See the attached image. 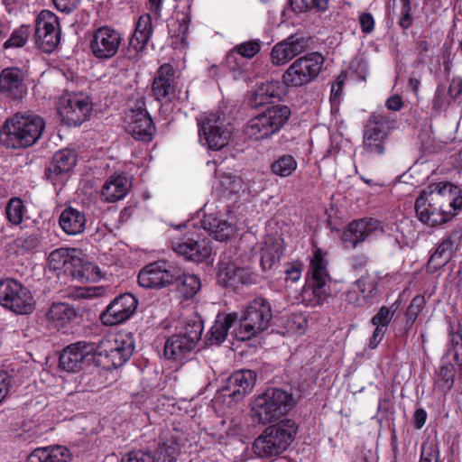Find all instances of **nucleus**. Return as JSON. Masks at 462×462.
<instances>
[{"label":"nucleus","mask_w":462,"mask_h":462,"mask_svg":"<svg viewBox=\"0 0 462 462\" xmlns=\"http://www.w3.org/2000/svg\"><path fill=\"white\" fill-rule=\"evenodd\" d=\"M462 207L461 189L451 183H434L421 191L415 200L416 217L434 227L450 221Z\"/></svg>","instance_id":"f257e3e1"},{"label":"nucleus","mask_w":462,"mask_h":462,"mask_svg":"<svg viewBox=\"0 0 462 462\" xmlns=\"http://www.w3.org/2000/svg\"><path fill=\"white\" fill-rule=\"evenodd\" d=\"M301 263H288L285 268V281L296 282L301 277Z\"/></svg>","instance_id":"bf43d9fd"},{"label":"nucleus","mask_w":462,"mask_h":462,"mask_svg":"<svg viewBox=\"0 0 462 462\" xmlns=\"http://www.w3.org/2000/svg\"><path fill=\"white\" fill-rule=\"evenodd\" d=\"M77 162L78 154L74 150L68 148L59 150L45 167L43 177L52 185L63 186Z\"/></svg>","instance_id":"a211bd4d"},{"label":"nucleus","mask_w":462,"mask_h":462,"mask_svg":"<svg viewBox=\"0 0 462 462\" xmlns=\"http://www.w3.org/2000/svg\"><path fill=\"white\" fill-rule=\"evenodd\" d=\"M179 453L180 448L177 442H163L158 445L152 457L153 462H175Z\"/></svg>","instance_id":"c03bdc74"},{"label":"nucleus","mask_w":462,"mask_h":462,"mask_svg":"<svg viewBox=\"0 0 462 462\" xmlns=\"http://www.w3.org/2000/svg\"><path fill=\"white\" fill-rule=\"evenodd\" d=\"M237 313L218 314L215 323L207 333V345H219L226 338L230 328L236 327Z\"/></svg>","instance_id":"c756f323"},{"label":"nucleus","mask_w":462,"mask_h":462,"mask_svg":"<svg viewBox=\"0 0 462 462\" xmlns=\"http://www.w3.org/2000/svg\"><path fill=\"white\" fill-rule=\"evenodd\" d=\"M457 349L462 350V334L460 332L451 330L449 332V346L446 355H448L451 351H456Z\"/></svg>","instance_id":"774afa93"},{"label":"nucleus","mask_w":462,"mask_h":462,"mask_svg":"<svg viewBox=\"0 0 462 462\" xmlns=\"http://www.w3.org/2000/svg\"><path fill=\"white\" fill-rule=\"evenodd\" d=\"M56 8L66 14L73 12L79 2V0H52Z\"/></svg>","instance_id":"69168bd1"},{"label":"nucleus","mask_w":462,"mask_h":462,"mask_svg":"<svg viewBox=\"0 0 462 462\" xmlns=\"http://www.w3.org/2000/svg\"><path fill=\"white\" fill-rule=\"evenodd\" d=\"M152 16L150 14L141 15L136 23L134 32L150 39L152 34Z\"/></svg>","instance_id":"6e6d98bb"},{"label":"nucleus","mask_w":462,"mask_h":462,"mask_svg":"<svg viewBox=\"0 0 462 462\" xmlns=\"http://www.w3.org/2000/svg\"><path fill=\"white\" fill-rule=\"evenodd\" d=\"M120 462H153L150 450H132L125 454Z\"/></svg>","instance_id":"4d7b16f0"},{"label":"nucleus","mask_w":462,"mask_h":462,"mask_svg":"<svg viewBox=\"0 0 462 462\" xmlns=\"http://www.w3.org/2000/svg\"><path fill=\"white\" fill-rule=\"evenodd\" d=\"M74 253H76V249L69 248H59L52 251L48 257L50 268L54 271H69L70 266L76 264L75 262L79 263V259H75L72 254Z\"/></svg>","instance_id":"4c0bfd02"},{"label":"nucleus","mask_w":462,"mask_h":462,"mask_svg":"<svg viewBox=\"0 0 462 462\" xmlns=\"http://www.w3.org/2000/svg\"><path fill=\"white\" fill-rule=\"evenodd\" d=\"M394 304H393L390 308L382 307L379 311L372 318V324L375 327H383V328H386L390 321L392 320L393 314L397 309H393Z\"/></svg>","instance_id":"864d4df0"},{"label":"nucleus","mask_w":462,"mask_h":462,"mask_svg":"<svg viewBox=\"0 0 462 462\" xmlns=\"http://www.w3.org/2000/svg\"><path fill=\"white\" fill-rule=\"evenodd\" d=\"M203 332V320L198 314L186 319L185 324L180 333V337H185L187 340L197 346L200 340Z\"/></svg>","instance_id":"a19ab883"},{"label":"nucleus","mask_w":462,"mask_h":462,"mask_svg":"<svg viewBox=\"0 0 462 462\" xmlns=\"http://www.w3.org/2000/svg\"><path fill=\"white\" fill-rule=\"evenodd\" d=\"M272 319L269 301L263 298H256L246 306L241 316L237 315L235 337L240 341L249 340L266 330Z\"/></svg>","instance_id":"39448f33"},{"label":"nucleus","mask_w":462,"mask_h":462,"mask_svg":"<svg viewBox=\"0 0 462 462\" xmlns=\"http://www.w3.org/2000/svg\"><path fill=\"white\" fill-rule=\"evenodd\" d=\"M200 141L211 150L218 151L226 147L231 137V130L225 125V119L218 113H212L199 123Z\"/></svg>","instance_id":"ddd939ff"},{"label":"nucleus","mask_w":462,"mask_h":462,"mask_svg":"<svg viewBox=\"0 0 462 462\" xmlns=\"http://www.w3.org/2000/svg\"><path fill=\"white\" fill-rule=\"evenodd\" d=\"M171 249L185 260L199 263L210 257L212 247L207 237L198 236L171 242Z\"/></svg>","instance_id":"4be33fe9"},{"label":"nucleus","mask_w":462,"mask_h":462,"mask_svg":"<svg viewBox=\"0 0 462 462\" xmlns=\"http://www.w3.org/2000/svg\"><path fill=\"white\" fill-rule=\"evenodd\" d=\"M180 274V268L164 261H157L140 271L138 283L143 288L160 289L174 283Z\"/></svg>","instance_id":"4468645a"},{"label":"nucleus","mask_w":462,"mask_h":462,"mask_svg":"<svg viewBox=\"0 0 462 462\" xmlns=\"http://www.w3.org/2000/svg\"><path fill=\"white\" fill-rule=\"evenodd\" d=\"M217 282L225 287L237 288L239 285L254 284L257 275L249 269L228 263L219 268Z\"/></svg>","instance_id":"a878e982"},{"label":"nucleus","mask_w":462,"mask_h":462,"mask_svg":"<svg viewBox=\"0 0 462 462\" xmlns=\"http://www.w3.org/2000/svg\"><path fill=\"white\" fill-rule=\"evenodd\" d=\"M0 305L16 314H29L34 309L31 291L15 279L0 280Z\"/></svg>","instance_id":"9d476101"},{"label":"nucleus","mask_w":462,"mask_h":462,"mask_svg":"<svg viewBox=\"0 0 462 462\" xmlns=\"http://www.w3.org/2000/svg\"><path fill=\"white\" fill-rule=\"evenodd\" d=\"M456 368L449 362L442 363L435 374L434 383L442 393H446L452 389L455 383Z\"/></svg>","instance_id":"ea45409f"},{"label":"nucleus","mask_w":462,"mask_h":462,"mask_svg":"<svg viewBox=\"0 0 462 462\" xmlns=\"http://www.w3.org/2000/svg\"><path fill=\"white\" fill-rule=\"evenodd\" d=\"M29 37V27L22 25L14 30L10 38L5 42L4 49L20 48L24 46Z\"/></svg>","instance_id":"8fccbe9b"},{"label":"nucleus","mask_w":462,"mask_h":462,"mask_svg":"<svg viewBox=\"0 0 462 462\" xmlns=\"http://www.w3.org/2000/svg\"><path fill=\"white\" fill-rule=\"evenodd\" d=\"M439 456L440 451L437 442H422L420 462H442Z\"/></svg>","instance_id":"3c124183"},{"label":"nucleus","mask_w":462,"mask_h":462,"mask_svg":"<svg viewBox=\"0 0 462 462\" xmlns=\"http://www.w3.org/2000/svg\"><path fill=\"white\" fill-rule=\"evenodd\" d=\"M24 73L16 67L5 68L0 72V93L17 100L26 94Z\"/></svg>","instance_id":"393cba45"},{"label":"nucleus","mask_w":462,"mask_h":462,"mask_svg":"<svg viewBox=\"0 0 462 462\" xmlns=\"http://www.w3.org/2000/svg\"><path fill=\"white\" fill-rule=\"evenodd\" d=\"M138 300L132 293L116 296L100 313L99 319L105 326H116L128 320L136 311Z\"/></svg>","instance_id":"f3484780"},{"label":"nucleus","mask_w":462,"mask_h":462,"mask_svg":"<svg viewBox=\"0 0 462 462\" xmlns=\"http://www.w3.org/2000/svg\"><path fill=\"white\" fill-rule=\"evenodd\" d=\"M26 462H71V455L63 446L37 448L28 455Z\"/></svg>","instance_id":"2f4dec72"},{"label":"nucleus","mask_w":462,"mask_h":462,"mask_svg":"<svg viewBox=\"0 0 462 462\" xmlns=\"http://www.w3.org/2000/svg\"><path fill=\"white\" fill-rule=\"evenodd\" d=\"M296 405L292 393L282 388H268L252 404L254 422L267 424L286 415Z\"/></svg>","instance_id":"7ed1b4c3"},{"label":"nucleus","mask_w":462,"mask_h":462,"mask_svg":"<svg viewBox=\"0 0 462 462\" xmlns=\"http://www.w3.org/2000/svg\"><path fill=\"white\" fill-rule=\"evenodd\" d=\"M282 254V240L269 237L264 242L261 250L260 264L263 271L271 270L276 264Z\"/></svg>","instance_id":"e433bc0d"},{"label":"nucleus","mask_w":462,"mask_h":462,"mask_svg":"<svg viewBox=\"0 0 462 462\" xmlns=\"http://www.w3.org/2000/svg\"><path fill=\"white\" fill-rule=\"evenodd\" d=\"M150 39L140 36L138 33H133L129 39L128 46L125 50V57L129 60L135 59L138 54L143 51Z\"/></svg>","instance_id":"09e8293b"},{"label":"nucleus","mask_w":462,"mask_h":462,"mask_svg":"<svg viewBox=\"0 0 462 462\" xmlns=\"http://www.w3.org/2000/svg\"><path fill=\"white\" fill-rule=\"evenodd\" d=\"M453 241L451 237L444 239L431 254L427 263V272L434 273L444 267L452 258Z\"/></svg>","instance_id":"c9c22d12"},{"label":"nucleus","mask_w":462,"mask_h":462,"mask_svg":"<svg viewBox=\"0 0 462 462\" xmlns=\"http://www.w3.org/2000/svg\"><path fill=\"white\" fill-rule=\"evenodd\" d=\"M174 282L177 283V291L184 300L192 299L201 288V282L199 276L185 273L181 269L180 277Z\"/></svg>","instance_id":"58836bf2"},{"label":"nucleus","mask_w":462,"mask_h":462,"mask_svg":"<svg viewBox=\"0 0 462 462\" xmlns=\"http://www.w3.org/2000/svg\"><path fill=\"white\" fill-rule=\"evenodd\" d=\"M284 94V89L278 80L266 81L257 86L249 98V106L259 108L264 105L273 103L274 99L280 100Z\"/></svg>","instance_id":"c85d7f7f"},{"label":"nucleus","mask_w":462,"mask_h":462,"mask_svg":"<svg viewBox=\"0 0 462 462\" xmlns=\"http://www.w3.org/2000/svg\"><path fill=\"white\" fill-rule=\"evenodd\" d=\"M11 380L9 374L0 370V404L9 393Z\"/></svg>","instance_id":"0e129e2a"},{"label":"nucleus","mask_w":462,"mask_h":462,"mask_svg":"<svg viewBox=\"0 0 462 462\" xmlns=\"http://www.w3.org/2000/svg\"><path fill=\"white\" fill-rule=\"evenodd\" d=\"M92 112V103L88 96H69L60 107L62 121L69 126H78L87 121Z\"/></svg>","instance_id":"412c9836"},{"label":"nucleus","mask_w":462,"mask_h":462,"mask_svg":"<svg viewBox=\"0 0 462 462\" xmlns=\"http://www.w3.org/2000/svg\"><path fill=\"white\" fill-rule=\"evenodd\" d=\"M189 17L185 14L181 20H178V32H174V36L180 38V42H184L189 31Z\"/></svg>","instance_id":"338daca9"},{"label":"nucleus","mask_w":462,"mask_h":462,"mask_svg":"<svg viewBox=\"0 0 462 462\" xmlns=\"http://www.w3.org/2000/svg\"><path fill=\"white\" fill-rule=\"evenodd\" d=\"M131 182L124 175H113L103 185L101 197L106 202L123 199L131 189Z\"/></svg>","instance_id":"7c9ffc66"},{"label":"nucleus","mask_w":462,"mask_h":462,"mask_svg":"<svg viewBox=\"0 0 462 462\" xmlns=\"http://www.w3.org/2000/svg\"><path fill=\"white\" fill-rule=\"evenodd\" d=\"M173 67L165 63L162 65L152 85V95L156 100L171 102L174 97L175 87Z\"/></svg>","instance_id":"bb28decb"},{"label":"nucleus","mask_w":462,"mask_h":462,"mask_svg":"<svg viewBox=\"0 0 462 462\" xmlns=\"http://www.w3.org/2000/svg\"><path fill=\"white\" fill-rule=\"evenodd\" d=\"M40 245L39 236L34 234H24L14 240V245L17 250L24 253L37 248Z\"/></svg>","instance_id":"603ef678"},{"label":"nucleus","mask_w":462,"mask_h":462,"mask_svg":"<svg viewBox=\"0 0 462 462\" xmlns=\"http://www.w3.org/2000/svg\"><path fill=\"white\" fill-rule=\"evenodd\" d=\"M78 316L74 307L66 302H53L47 312L48 320L56 327H64Z\"/></svg>","instance_id":"f704fd0d"},{"label":"nucleus","mask_w":462,"mask_h":462,"mask_svg":"<svg viewBox=\"0 0 462 462\" xmlns=\"http://www.w3.org/2000/svg\"><path fill=\"white\" fill-rule=\"evenodd\" d=\"M96 364V355L93 342L79 341L69 344L60 353L59 367L69 373L81 370L84 365Z\"/></svg>","instance_id":"2eb2a0df"},{"label":"nucleus","mask_w":462,"mask_h":462,"mask_svg":"<svg viewBox=\"0 0 462 462\" xmlns=\"http://www.w3.org/2000/svg\"><path fill=\"white\" fill-rule=\"evenodd\" d=\"M450 100L455 101L462 94V79L460 77L453 78L447 90Z\"/></svg>","instance_id":"680f3d73"},{"label":"nucleus","mask_w":462,"mask_h":462,"mask_svg":"<svg viewBox=\"0 0 462 462\" xmlns=\"http://www.w3.org/2000/svg\"><path fill=\"white\" fill-rule=\"evenodd\" d=\"M291 10L297 14L314 10L324 13L328 9V0H289Z\"/></svg>","instance_id":"37998d69"},{"label":"nucleus","mask_w":462,"mask_h":462,"mask_svg":"<svg viewBox=\"0 0 462 462\" xmlns=\"http://www.w3.org/2000/svg\"><path fill=\"white\" fill-rule=\"evenodd\" d=\"M242 58L240 53L236 51V47H234L226 55V64L229 69L236 70L242 66Z\"/></svg>","instance_id":"052dcab7"},{"label":"nucleus","mask_w":462,"mask_h":462,"mask_svg":"<svg viewBox=\"0 0 462 462\" xmlns=\"http://www.w3.org/2000/svg\"><path fill=\"white\" fill-rule=\"evenodd\" d=\"M448 94L447 92V88L445 84L439 83L438 84L434 97L432 99V111L438 115L443 111H446L448 107L450 106L451 102Z\"/></svg>","instance_id":"de8ad7c7"},{"label":"nucleus","mask_w":462,"mask_h":462,"mask_svg":"<svg viewBox=\"0 0 462 462\" xmlns=\"http://www.w3.org/2000/svg\"><path fill=\"white\" fill-rule=\"evenodd\" d=\"M86 223L85 214L71 207L65 208L59 218L61 229L70 236L81 234L86 228Z\"/></svg>","instance_id":"473e14b6"},{"label":"nucleus","mask_w":462,"mask_h":462,"mask_svg":"<svg viewBox=\"0 0 462 462\" xmlns=\"http://www.w3.org/2000/svg\"><path fill=\"white\" fill-rule=\"evenodd\" d=\"M256 382V374L252 370H241L232 374L220 392L224 397H228L232 402L242 401L254 388Z\"/></svg>","instance_id":"5701e85b"},{"label":"nucleus","mask_w":462,"mask_h":462,"mask_svg":"<svg viewBox=\"0 0 462 462\" xmlns=\"http://www.w3.org/2000/svg\"><path fill=\"white\" fill-rule=\"evenodd\" d=\"M298 162L291 154H282L274 160L271 166V171L282 178L289 177L297 170Z\"/></svg>","instance_id":"79ce46f5"},{"label":"nucleus","mask_w":462,"mask_h":462,"mask_svg":"<svg viewBox=\"0 0 462 462\" xmlns=\"http://www.w3.org/2000/svg\"><path fill=\"white\" fill-rule=\"evenodd\" d=\"M323 57L318 52L309 53L295 60L282 75L288 88H297L314 80L321 71Z\"/></svg>","instance_id":"9b49d317"},{"label":"nucleus","mask_w":462,"mask_h":462,"mask_svg":"<svg viewBox=\"0 0 462 462\" xmlns=\"http://www.w3.org/2000/svg\"><path fill=\"white\" fill-rule=\"evenodd\" d=\"M426 304L422 295H416L410 302L405 313V331L407 332L416 321Z\"/></svg>","instance_id":"49530a36"},{"label":"nucleus","mask_w":462,"mask_h":462,"mask_svg":"<svg viewBox=\"0 0 462 462\" xmlns=\"http://www.w3.org/2000/svg\"><path fill=\"white\" fill-rule=\"evenodd\" d=\"M297 430L298 427L292 420H281L277 424L266 428L255 439L253 450L259 457L278 456L292 443Z\"/></svg>","instance_id":"20e7f679"},{"label":"nucleus","mask_w":462,"mask_h":462,"mask_svg":"<svg viewBox=\"0 0 462 462\" xmlns=\"http://www.w3.org/2000/svg\"><path fill=\"white\" fill-rule=\"evenodd\" d=\"M45 128L42 117L18 112L0 126V144L6 149L23 150L34 145Z\"/></svg>","instance_id":"f03ea898"},{"label":"nucleus","mask_w":462,"mask_h":462,"mask_svg":"<svg viewBox=\"0 0 462 462\" xmlns=\"http://www.w3.org/2000/svg\"><path fill=\"white\" fill-rule=\"evenodd\" d=\"M290 116L291 109L285 105L268 106L247 122L245 134L254 141L268 138L278 133Z\"/></svg>","instance_id":"0eeeda50"},{"label":"nucleus","mask_w":462,"mask_h":462,"mask_svg":"<svg viewBox=\"0 0 462 462\" xmlns=\"http://www.w3.org/2000/svg\"><path fill=\"white\" fill-rule=\"evenodd\" d=\"M36 46L43 52H52L60 42V28L57 15L42 10L35 20L33 35Z\"/></svg>","instance_id":"f8f14e48"},{"label":"nucleus","mask_w":462,"mask_h":462,"mask_svg":"<svg viewBox=\"0 0 462 462\" xmlns=\"http://www.w3.org/2000/svg\"><path fill=\"white\" fill-rule=\"evenodd\" d=\"M378 232H383L380 221L372 217H364L350 222L342 233L345 248H356Z\"/></svg>","instance_id":"6ab92c4d"},{"label":"nucleus","mask_w":462,"mask_h":462,"mask_svg":"<svg viewBox=\"0 0 462 462\" xmlns=\"http://www.w3.org/2000/svg\"><path fill=\"white\" fill-rule=\"evenodd\" d=\"M311 278L308 282V288L304 291V300H307L306 296L309 290L311 291L313 298L308 300L312 306H319L333 295L330 285L332 279L327 270V261L324 259L322 251L317 248L314 251L313 258L310 262Z\"/></svg>","instance_id":"1a4fd4ad"},{"label":"nucleus","mask_w":462,"mask_h":462,"mask_svg":"<svg viewBox=\"0 0 462 462\" xmlns=\"http://www.w3.org/2000/svg\"><path fill=\"white\" fill-rule=\"evenodd\" d=\"M202 227L217 241H227L232 238L236 228L234 223L217 214L206 215L202 220Z\"/></svg>","instance_id":"cd10ccee"},{"label":"nucleus","mask_w":462,"mask_h":462,"mask_svg":"<svg viewBox=\"0 0 462 462\" xmlns=\"http://www.w3.org/2000/svg\"><path fill=\"white\" fill-rule=\"evenodd\" d=\"M121 33L109 26H102L95 30L89 40V50L99 60H107L118 52L122 42Z\"/></svg>","instance_id":"dca6fc26"},{"label":"nucleus","mask_w":462,"mask_h":462,"mask_svg":"<svg viewBox=\"0 0 462 462\" xmlns=\"http://www.w3.org/2000/svg\"><path fill=\"white\" fill-rule=\"evenodd\" d=\"M311 42V37L302 33L290 35L273 47L271 51L272 63L275 66L288 63L294 57L306 51Z\"/></svg>","instance_id":"aec40b11"},{"label":"nucleus","mask_w":462,"mask_h":462,"mask_svg":"<svg viewBox=\"0 0 462 462\" xmlns=\"http://www.w3.org/2000/svg\"><path fill=\"white\" fill-rule=\"evenodd\" d=\"M25 206L20 198L10 199L5 206L7 220L14 226H19L23 220Z\"/></svg>","instance_id":"a18cd8bd"},{"label":"nucleus","mask_w":462,"mask_h":462,"mask_svg":"<svg viewBox=\"0 0 462 462\" xmlns=\"http://www.w3.org/2000/svg\"><path fill=\"white\" fill-rule=\"evenodd\" d=\"M359 23L364 33H370L374 28V19L370 13H363L359 16Z\"/></svg>","instance_id":"e2e57ef3"},{"label":"nucleus","mask_w":462,"mask_h":462,"mask_svg":"<svg viewBox=\"0 0 462 462\" xmlns=\"http://www.w3.org/2000/svg\"><path fill=\"white\" fill-rule=\"evenodd\" d=\"M96 365L103 369L117 368L125 365L134 350V339L130 334H118L94 343Z\"/></svg>","instance_id":"423d86ee"},{"label":"nucleus","mask_w":462,"mask_h":462,"mask_svg":"<svg viewBox=\"0 0 462 462\" xmlns=\"http://www.w3.org/2000/svg\"><path fill=\"white\" fill-rule=\"evenodd\" d=\"M236 51L240 53L241 57L245 59L254 58L261 50V44L258 40H251L242 42L235 46Z\"/></svg>","instance_id":"5fc2aeb1"},{"label":"nucleus","mask_w":462,"mask_h":462,"mask_svg":"<svg viewBox=\"0 0 462 462\" xmlns=\"http://www.w3.org/2000/svg\"><path fill=\"white\" fill-rule=\"evenodd\" d=\"M196 346L179 334L171 336L164 345V356L167 359L182 361L187 355L195 349Z\"/></svg>","instance_id":"72a5a7b5"},{"label":"nucleus","mask_w":462,"mask_h":462,"mask_svg":"<svg viewBox=\"0 0 462 462\" xmlns=\"http://www.w3.org/2000/svg\"><path fill=\"white\" fill-rule=\"evenodd\" d=\"M369 263V257L365 254H356L348 259L351 269L355 272H362Z\"/></svg>","instance_id":"13d9d810"},{"label":"nucleus","mask_w":462,"mask_h":462,"mask_svg":"<svg viewBox=\"0 0 462 462\" xmlns=\"http://www.w3.org/2000/svg\"><path fill=\"white\" fill-rule=\"evenodd\" d=\"M127 132L134 139L144 143L152 140L156 128L152 117L145 109H132L128 115Z\"/></svg>","instance_id":"b1692460"},{"label":"nucleus","mask_w":462,"mask_h":462,"mask_svg":"<svg viewBox=\"0 0 462 462\" xmlns=\"http://www.w3.org/2000/svg\"><path fill=\"white\" fill-rule=\"evenodd\" d=\"M393 121L380 112H373L365 121L363 129V148L365 152L383 155L389 143Z\"/></svg>","instance_id":"6e6552de"}]
</instances>
